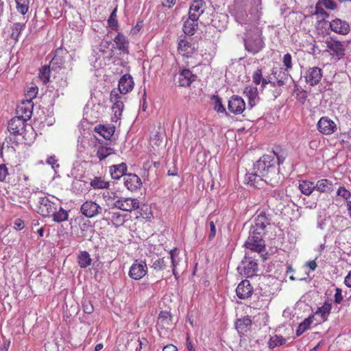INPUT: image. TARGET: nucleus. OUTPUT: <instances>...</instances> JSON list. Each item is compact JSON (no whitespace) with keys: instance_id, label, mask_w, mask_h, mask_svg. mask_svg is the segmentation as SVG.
Instances as JSON below:
<instances>
[{"instance_id":"nucleus-6","label":"nucleus","mask_w":351,"mask_h":351,"mask_svg":"<svg viewBox=\"0 0 351 351\" xmlns=\"http://www.w3.org/2000/svg\"><path fill=\"white\" fill-rule=\"evenodd\" d=\"M139 201L136 198L120 197L113 203V208L123 211L132 212L139 208Z\"/></svg>"},{"instance_id":"nucleus-50","label":"nucleus","mask_w":351,"mask_h":351,"mask_svg":"<svg viewBox=\"0 0 351 351\" xmlns=\"http://www.w3.org/2000/svg\"><path fill=\"white\" fill-rule=\"evenodd\" d=\"M319 5L324 6L328 10H334L337 8V4L333 0H319Z\"/></svg>"},{"instance_id":"nucleus-17","label":"nucleus","mask_w":351,"mask_h":351,"mask_svg":"<svg viewBox=\"0 0 351 351\" xmlns=\"http://www.w3.org/2000/svg\"><path fill=\"white\" fill-rule=\"evenodd\" d=\"M104 215H107L106 219H110L114 226L118 228L124 224L126 221L128 215L121 214L119 212H112L107 209H104Z\"/></svg>"},{"instance_id":"nucleus-16","label":"nucleus","mask_w":351,"mask_h":351,"mask_svg":"<svg viewBox=\"0 0 351 351\" xmlns=\"http://www.w3.org/2000/svg\"><path fill=\"white\" fill-rule=\"evenodd\" d=\"M330 27L335 33L346 35L350 30V25L345 21L335 19L330 23Z\"/></svg>"},{"instance_id":"nucleus-15","label":"nucleus","mask_w":351,"mask_h":351,"mask_svg":"<svg viewBox=\"0 0 351 351\" xmlns=\"http://www.w3.org/2000/svg\"><path fill=\"white\" fill-rule=\"evenodd\" d=\"M306 82L311 86L317 84L322 77V70L317 66L309 68L304 75Z\"/></svg>"},{"instance_id":"nucleus-60","label":"nucleus","mask_w":351,"mask_h":351,"mask_svg":"<svg viewBox=\"0 0 351 351\" xmlns=\"http://www.w3.org/2000/svg\"><path fill=\"white\" fill-rule=\"evenodd\" d=\"M110 44H111V41L110 40H103L101 42V43H100L99 51L103 52V53H105L106 52V49L109 47Z\"/></svg>"},{"instance_id":"nucleus-25","label":"nucleus","mask_w":351,"mask_h":351,"mask_svg":"<svg viewBox=\"0 0 351 351\" xmlns=\"http://www.w3.org/2000/svg\"><path fill=\"white\" fill-rule=\"evenodd\" d=\"M128 167L125 162L119 165H112L110 167V172L112 179L118 180L121 177L127 175Z\"/></svg>"},{"instance_id":"nucleus-35","label":"nucleus","mask_w":351,"mask_h":351,"mask_svg":"<svg viewBox=\"0 0 351 351\" xmlns=\"http://www.w3.org/2000/svg\"><path fill=\"white\" fill-rule=\"evenodd\" d=\"M92 259L86 251H81L77 256V263L81 268H86L91 264Z\"/></svg>"},{"instance_id":"nucleus-30","label":"nucleus","mask_w":351,"mask_h":351,"mask_svg":"<svg viewBox=\"0 0 351 351\" xmlns=\"http://www.w3.org/2000/svg\"><path fill=\"white\" fill-rule=\"evenodd\" d=\"M298 189L302 194L306 196L311 195L315 190L314 182L306 180L299 181Z\"/></svg>"},{"instance_id":"nucleus-18","label":"nucleus","mask_w":351,"mask_h":351,"mask_svg":"<svg viewBox=\"0 0 351 351\" xmlns=\"http://www.w3.org/2000/svg\"><path fill=\"white\" fill-rule=\"evenodd\" d=\"M228 16L223 13L213 14L210 21L212 26L219 32L223 31L228 26Z\"/></svg>"},{"instance_id":"nucleus-45","label":"nucleus","mask_w":351,"mask_h":351,"mask_svg":"<svg viewBox=\"0 0 351 351\" xmlns=\"http://www.w3.org/2000/svg\"><path fill=\"white\" fill-rule=\"evenodd\" d=\"M102 197L105 202L108 205L111 206L113 208V203L115 202L114 200L117 197V195L115 192L106 191L103 193Z\"/></svg>"},{"instance_id":"nucleus-56","label":"nucleus","mask_w":351,"mask_h":351,"mask_svg":"<svg viewBox=\"0 0 351 351\" xmlns=\"http://www.w3.org/2000/svg\"><path fill=\"white\" fill-rule=\"evenodd\" d=\"M82 308L85 313L91 314L94 311V307L89 300H84L82 304Z\"/></svg>"},{"instance_id":"nucleus-44","label":"nucleus","mask_w":351,"mask_h":351,"mask_svg":"<svg viewBox=\"0 0 351 351\" xmlns=\"http://www.w3.org/2000/svg\"><path fill=\"white\" fill-rule=\"evenodd\" d=\"M112 153V149L108 147L99 146L97 149V156L99 160L106 159Z\"/></svg>"},{"instance_id":"nucleus-59","label":"nucleus","mask_w":351,"mask_h":351,"mask_svg":"<svg viewBox=\"0 0 351 351\" xmlns=\"http://www.w3.org/2000/svg\"><path fill=\"white\" fill-rule=\"evenodd\" d=\"M342 291L340 288H336L335 293V302L341 304L343 300Z\"/></svg>"},{"instance_id":"nucleus-28","label":"nucleus","mask_w":351,"mask_h":351,"mask_svg":"<svg viewBox=\"0 0 351 351\" xmlns=\"http://www.w3.org/2000/svg\"><path fill=\"white\" fill-rule=\"evenodd\" d=\"M252 326V320L249 316L239 319L235 322V327L239 333H244L250 330Z\"/></svg>"},{"instance_id":"nucleus-37","label":"nucleus","mask_w":351,"mask_h":351,"mask_svg":"<svg viewBox=\"0 0 351 351\" xmlns=\"http://www.w3.org/2000/svg\"><path fill=\"white\" fill-rule=\"evenodd\" d=\"M51 217L54 221L60 223L66 221L68 219L69 215L67 211L64 210L62 208L60 207V208L58 209V207H56V212L53 213Z\"/></svg>"},{"instance_id":"nucleus-49","label":"nucleus","mask_w":351,"mask_h":351,"mask_svg":"<svg viewBox=\"0 0 351 351\" xmlns=\"http://www.w3.org/2000/svg\"><path fill=\"white\" fill-rule=\"evenodd\" d=\"M330 311L331 304L325 303L322 306L318 308L316 314H319L324 319H326V317L330 314Z\"/></svg>"},{"instance_id":"nucleus-13","label":"nucleus","mask_w":351,"mask_h":351,"mask_svg":"<svg viewBox=\"0 0 351 351\" xmlns=\"http://www.w3.org/2000/svg\"><path fill=\"white\" fill-rule=\"evenodd\" d=\"M254 293V288L248 280H242L236 289L237 297L241 300L250 298Z\"/></svg>"},{"instance_id":"nucleus-32","label":"nucleus","mask_w":351,"mask_h":351,"mask_svg":"<svg viewBox=\"0 0 351 351\" xmlns=\"http://www.w3.org/2000/svg\"><path fill=\"white\" fill-rule=\"evenodd\" d=\"M172 322V317L168 311H161L158 315L157 325L163 328H168Z\"/></svg>"},{"instance_id":"nucleus-12","label":"nucleus","mask_w":351,"mask_h":351,"mask_svg":"<svg viewBox=\"0 0 351 351\" xmlns=\"http://www.w3.org/2000/svg\"><path fill=\"white\" fill-rule=\"evenodd\" d=\"M38 203L39 204V210L42 215L49 217L51 216L53 213L56 212L57 206L46 196L40 197Z\"/></svg>"},{"instance_id":"nucleus-41","label":"nucleus","mask_w":351,"mask_h":351,"mask_svg":"<svg viewBox=\"0 0 351 351\" xmlns=\"http://www.w3.org/2000/svg\"><path fill=\"white\" fill-rule=\"evenodd\" d=\"M123 108L124 104L122 100L113 104L112 109L114 112V117H112L114 121H117L121 119Z\"/></svg>"},{"instance_id":"nucleus-54","label":"nucleus","mask_w":351,"mask_h":351,"mask_svg":"<svg viewBox=\"0 0 351 351\" xmlns=\"http://www.w3.org/2000/svg\"><path fill=\"white\" fill-rule=\"evenodd\" d=\"M337 195L338 196L342 197L344 199L347 200L350 197L351 193L347 190L344 186H339L337 191Z\"/></svg>"},{"instance_id":"nucleus-9","label":"nucleus","mask_w":351,"mask_h":351,"mask_svg":"<svg viewBox=\"0 0 351 351\" xmlns=\"http://www.w3.org/2000/svg\"><path fill=\"white\" fill-rule=\"evenodd\" d=\"M169 264L171 265V267H176L178 264L174 259V253L172 250L170 252V256L159 258L154 261L152 263V268L157 271H163L169 267Z\"/></svg>"},{"instance_id":"nucleus-29","label":"nucleus","mask_w":351,"mask_h":351,"mask_svg":"<svg viewBox=\"0 0 351 351\" xmlns=\"http://www.w3.org/2000/svg\"><path fill=\"white\" fill-rule=\"evenodd\" d=\"M272 74L274 75L276 80H278V84L279 86H284L289 78H292L289 74V71L285 69L280 68L277 71H274Z\"/></svg>"},{"instance_id":"nucleus-24","label":"nucleus","mask_w":351,"mask_h":351,"mask_svg":"<svg viewBox=\"0 0 351 351\" xmlns=\"http://www.w3.org/2000/svg\"><path fill=\"white\" fill-rule=\"evenodd\" d=\"M315 190L322 193H329L333 191V182L329 179H320L315 184Z\"/></svg>"},{"instance_id":"nucleus-14","label":"nucleus","mask_w":351,"mask_h":351,"mask_svg":"<svg viewBox=\"0 0 351 351\" xmlns=\"http://www.w3.org/2000/svg\"><path fill=\"white\" fill-rule=\"evenodd\" d=\"M228 108L230 112L239 114L245 109V103L241 97L233 95L228 101Z\"/></svg>"},{"instance_id":"nucleus-20","label":"nucleus","mask_w":351,"mask_h":351,"mask_svg":"<svg viewBox=\"0 0 351 351\" xmlns=\"http://www.w3.org/2000/svg\"><path fill=\"white\" fill-rule=\"evenodd\" d=\"M134 81L132 77L130 74L123 75L119 82V91L121 94L125 95L134 88Z\"/></svg>"},{"instance_id":"nucleus-43","label":"nucleus","mask_w":351,"mask_h":351,"mask_svg":"<svg viewBox=\"0 0 351 351\" xmlns=\"http://www.w3.org/2000/svg\"><path fill=\"white\" fill-rule=\"evenodd\" d=\"M117 8H115L112 12H111L108 19V25L110 29L112 30H117L118 25V21L117 16Z\"/></svg>"},{"instance_id":"nucleus-47","label":"nucleus","mask_w":351,"mask_h":351,"mask_svg":"<svg viewBox=\"0 0 351 351\" xmlns=\"http://www.w3.org/2000/svg\"><path fill=\"white\" fill-rule=\"evenodd\" d=\"M212 100L214 101V109L217 112L227 114L226 110L222 104L221 99L218 95H213Z\"/></svg>"},{"instance_id":"nucleus-40","label":"nucleus","mask_w":351,"mask_h":351,"mask_svg":"<svg viewBox=\"0 0 351 351\" xmlns=\"http://www.w3.org/2000/svg\"><path fill=\"white\" fill-rule=\"evenodd\" d=\"M293 95L299 103L302 105L305 104L307 98V92L306 90L299 88L296 84H295Z\"/></svg>"},{"instance_id":"nucleus-8","label":"nucleus","mask_w":351,"mask_h":351,"mask_svg":"<svg viewBox=\"0 0 351 351\" xmlns=\"http://www.w3.org/2000/svg\"><path fill=\"white\" fill-rule=\"evenodd\" d=\"M26 122L23 117L16 116L12 118L8 123V129L11 134L14 136L21 135L26 126Z\"/></svg>"},{"instance_id":"nucleus-57","label":"nucleus","mask_w":351,"mask_h":351,"mask_svg":"<svg viewBox=\"0 0 351 351\" xmlns=\"http://www.w3.org/2000/svg\"><path fill=\"white\" fill-rule=\"evenodd\" d=\"M122 96L121 95V93L118 92V90H112L110 93V100L113 104L117 103V101H121Z\"/></svg>"},{"instance_id":"nucleus-11","label":"nucleus","mask_w":351,"mask_h":351,"mask_svg":"<svg viewBox=\"0 0 351 351\" xmlns=\"http://www.w3.org/2000/svg\"><path fill=\"white\" fill-rule=\"evenodd\" d=\"M319 132L325 135L333 134L337 130L336 123L328 117H322L317 123Z\"/></svg>"},{"instance_id":"nucleus-52","label":"nucleus","mask_w":351,"mask_h":351,"mask_svg":"<svg viewBox=\"0 0 351 351\" xmlns=\"http://www.w3.org/2000/svg\"><path fill=\"white\" fill-rule=\"evenodd\" d=\"M283 65L285 66V69L290 71L292 69V57L290 53L285 54L282 60Z\"/></svg>"},{"instance_id":"nucleus-10","label":"nucleus","mask_w":351,"mask_h":351,"mask_svg":"<svg viewBox=\"0 0 351 351\" xmlns=\"http://www.w3.org/2000/svg\"><path fill=\"white\" fill-rule=\"evenodd\" d=\"M147 273V267L145 262H138L136 261L130 267L128 275L135 280H138L143 278Z\"/></svg>"},{"instance_id":"nucleus-19","label":"nucleus","mask_w":351,"mask_h":351,"mask_svg":"<svg viewBox=\"0 0 351 351\" xmlns=\"http://www.w3.org/2000/svg\"><path fill=\"white\" fill-rule=\"evenodd\" d=\"M125 186L130 191L137 190L142 184L140 178L134 173H128L123 177Z\"/></svg>"},{"instance_id":"nucleus-62","label":"nucleus","mask_w":351,"mask_h":351,"mask_svg":"<svg viewBox=\"0 0 351 351\" xmlns=\"http://www.w3.org/2000/svg\"><path fill=\"white\" fill-rule=\"evenodd\" d=\"M271 195L276 199H282L284 197V193L281 191L274 190L271 192Z\"/></svg>"},{"instance_id":"nucleus-53","label":"nucleus","mask_w":351,"mask_h":351,"mask_svg":"<svg viewBox=\"0 0 351 351\" xmlns=\"http://www.w3.org/2000/svg\"><path fill=\"white\" fill-rule=\"evenodd\" d=\"M138 346L136 348L138 351H149V346L146 339L143 338L142 339L138 340Z\"/></svg>"},{"instance_id":"nucleus-34","label":"nucleus","mask_w":351,"mask_h":351,"mask_svg":"<svg viewBox=\"0 0 351 351\" xmlns=\"http://www.w3.org/2000/svg\"><path fill=\"white\" fill-rule=\"evenodd\" d=\"M94 131L99 134L105 139L109 140L114 132V127L99 125L95 128Z\"/></svg>"},{"instance_id":"nucleus-4","label":"nucleus","mask_w":351,"mask_h":351,"mask_svg":"<svg viewBox=\"0 0 351 351\" xmlns=\"http://www.w3.org/2000/svg\"><path fill=\"white\" fill-rule=\"evenodd\" d=\"M325 44L326 51L328 52L333 59L339 60L345 56L346 46L343 42L329 37L326 40Z\"/></svg>"},{"instance_id":"nucleus-39","label":"nucleus","mask_w":351,"mask_h":351,"mask_svg":"<svg viewBox=\"0 0 351 351\" xmlns=\"http://www.w3.org/2000/svg\"><path fill=\"white\" fill-rule=\"evenodd\" d=\"M313 321V317H308L306 318L302 322H301L297 330H296V336H300L303 332H304L306 330H308Z\"/></svg>"},{"instance_id":"nucleus-55","label":"nucleus","mask_w":351,"mask_h":351,"mask_svg":"<svg viewBox=\"0 0 351 351\" xmlns=\"http://www.w3.org/2000/svg\"><path fill=\"white\" fill-rule=\"evenodd\" d=\"M262 78V70L261 69H257L252 75L254 83H255L256 85L261 84Z\"/></svg>"},{"instance_id":"nucleus-23","label":"nucleus","mask_w":351,"mask_h":351,"mask_svg":"<svg viewBox=\"0 0 351 351\" xmlns=\"http://www.w3.org/2000/svg\"><path fill=\"white\" fill-rule=\"evenodd\" d=\"M196 75H193L189 69H183L178 76V82L180 86H189L195 80Z\"/></svg>"},{"instance_id":"nucleus-63","label":"nucleus","mask_w":351,"mask_h":351,"mask_svg":"<svg viewBox=\"0 0 351 351\" xmlns=\"http://www.w3.org/2000/svg\"><path fill=\"white\" fill-rule=\"evenodd\" d=\"M47 163L51 166L53 169L58 168L59 165L57 164V160L55 156H50L47 160Z\"/></svg>"},{"instance_id":"nucleus-64","label":"nucleus","mask_w":351,"mask_h":351,"mask_svg":"<svg viewBox=\"0 0 351 351\" xmlns=\"http://www.w3.org/2000/svg\"><path fill=\"white\" fill-rule=\"evenodd\" d=\"M322 6L323 5H319V2H317L316 3V5H315L316 13L326 17L328 16V14L323 9Z\"/></svg>"},{"instance_id":"nucleus-7","label":"nucleus","mask_w":351,"mask_h":351,"mask_svg":"<svg viewBox=\"0 0 351 351\" xmlns=\"http://www.w3.org/2000/svg\"><path fill=\"white\" fill-rule=\"evenodd\" d=\"M81 213L88 218H93L102 213L103 208L93 201L85 202L80 208Z\"/></svg>"},{"instance_id":"nucleus-46","label":"nucleus","mask_w":351,"mask_h":351,"mask_svg":"<svg viewBox=\"0 0 351 351\" xmlns=\"http://www.w3.org/2000/svg\"><path fill=\"white\" fill-rule=\"evenodd\" d=\"M17 10L23 15L29 10V0H15Z\"/></svg>"},{"instance_id":"nucleus-1","label":"nucleus","mask_w":351,"mask_h":351,"mask_svg":"<svg viewBox=\"0 0 351 351\" xmlns=\"http://www.w3.org/2000/svg\"><path fill=\"white\" fill-rule=\"evenodd\" d=\"M288 152L280 147L261 156L253 165L252 171L246 173L245 181L255 188H261L264 183L276 186L283 180L279 166L282 164Z\"/></svg>"},{"instance_id":"nucleus-58","label":"nucleus","mask_w":351,"mask_h":351,"mask_svg":"<svg viewBox=\"0 0 351 351\" xmlns=\"http://www.w3.org/2000/svg\"><path fill=\"white\" fill-rule=\"evenodd\" d=\"M8 176V169L4 164L0 165V181L6 182Z\"/></svg>"},{"instance_id":"nucleus-31","label":"nucleus","mask_w":351,"mask_h":351,"mask_svg":"<svg viewBox=\"0 0 351 351\" xmlns=\"http://www.w3.org/2000/svg\"><path fill=\"white\" fill-rule=\"evenodd\" d=\"M195 47L188 40L182 39L178 43V51L183 56L189 57L193 53Z\"/></svg>"},{"instance_id":"nucleus-5","label":"nucleus","mask_w":351,"mask_h":351,"mask_svg":"<svg viewBox=\"0 0 351 351\" xmlns=\"http://www.w3.org/2000/svg\"><path fill=\"white\" fill-rule=\"evenodd\" d=\"M239 273L247 278L252 277L258 270V264L251 258L246 256L237 267Z\"/></svg>"},{"instance_id":"nucleus-48","label":"nucleus","mask_w":351,"mask_h":351,"mask_svg":"<svg viewBox=\"0 0 351 351\" xmlns=\"http://www.w3.org/2000/svg\"><path fill=\"white\" fill-rule=\"evenodd\" d=\"M50 66H44L40 70V78L43 80L44 84H47L50 78Z\"/></svg>"},{"instance_id":"nucleus-51","label":"nucleus","mask_w":351,"mask_h":351,"mask_svg":"<svg viewBox=\"0 0 351 351\" xmlns=\"http://www.w3.org/2000/svg\"><path fill=\"white\" fill-rule=\"evenodd\" d=\"M243 93L248 99L256 98L257 97V88L254 86H247L245 87Z\"/></svg>"},{"instance_id":"nucleus-27","label":"nucleus","mask_w":351,"mask_h":351,"mask_svg":"<svg viewBox=\"0 0 351 351\" xmlns=\"http://www.w3.org/2000/svg\"><path fill=\"white\" fill-rule=\"evenodd\" d=\"M198 19H192L189 15L188 19L184 21L183 25V32L185 34L192 36L195 34L198 27Z\"/></svg>"},{"instance_id":"nucleus-21","label":"nucleus","mask_w":351,"mask_h":351,"mask_svg":"<svg viewBox=\"0 0 351 351\" xmlns=\"http://www.w3.org/2000/svg\"><path fill=\"white\" fill-rule=\"evenodd\" d=\"M33 108L34 104L32 99L23 101L17 107V113L21 114L19 117H23L25 121L29 120L32 117Z\"/></svg>"},{"instance_id":"nucleus-33","label":"nucleus","mask_w":351,"mask_h":351,"mask_svg":"<svg viewBox=\"0 0 351 351\" xmlns=\"http://www.w3.org/2000/svg\"><path fill=\"white\" fill-rule=\"evenodd\" d=\"M67 54V51L65 49L60 47L55 51V54L51 60V66L57 65L58 67H61V66L64 64V55Z\"/></svg>"},{"instance_id":"nucleus-36","label":"nucleus","mask_w":351,"mask_h":351,"mask_svg":"<svg viewBox=\"0 0 351 351\" xmlns=\"http://www.w3.org/2000/svg\"><path fill=\"white\" fill-rule=\"evenodd\" d=\"M26 25L25 23H14L11 26L12 33L11 38L15 41L19 40V38L21 35V32L25 29Z\"/></svg>"},{"instance_id":"nucleus-22","label":"nucleus","mask_w":351,"mask_h":351,"mask_svg":"<svg viewBox=\"0 0 351 351\" xmlns=\"http://www.w3.org/2000/svg\"><path fill=\"white\" fill-rule=\"evenodd\" d=\"M206 3L203 0H194L190 6L189 15L192 19H199V16L204 13Z\"/></svg>"},{"instance_id":"nucleus-42","label":"nucleus","mask_w":351,"mask_h":351,"mask_svg":"<svg viewBox=\"0 0 351 351\" xmlns=\"http://www.w3.org/2000/svg\"><path fill=\"white\" fill-rule=\"evenodd\" d=\"M90 186L94 189H108L110 186L109 182L104 180L101 177H95L90 182Z\"/></svg>"},{"instance_id":"nucleus-61","label":"nucleus","mask_w":351,"mask_h":351,"mask_svg":"<svg viewBox=\"0 0 351 351\" xmlns=\"http://www.w3.org/2000/svg\"><path fill=\"white\" fill-rule=\"evenodd\" d=\"M209 226H210V233H209L208 239H209V240H212L216 234V228H215V225L213 221H210L209 223Z\"/></svg>"},{"instance_id":"nucleus-26","label":"nucleus","mask_w":351,"mask_h":351,"mask_svg":"<svg viewBox=\"0 0 351 351\" xmlns=\"http://www.w3.org/2000/svg\"><path fill=\"white\" fill-rule=\"evenodd\" d=\"M114 42L119 50L128 53L129 41L123 33L119 32L114 37Z\"/></svg>"},{"instance_id":"nucleus-2","label":"nucleus","mask_w":351,"mask_h":351,"mask_svg":"<svg viewBox=\"0 0 351 351\" xmlns=\"http://www.w3.org/2000/svg\"><path fill=\"white\" fill-rule=\"evenodd\" d=\"M271 219L265 212L258 215L252 223L249 236L244 245L248 250L261 253L265 249L263 236L266 234V227L270 224Z\"/></svg>"},{"instance_id":"nucleus-38","label":"nucleus","mask_w":351,"mask_h":351,"mask_svg":"<svg viewBox=\"0 0 351 351\" xmlns=\"http://www.w3.org/2000/svg\"><path fill=\"white\" fill-rule=\"evenodd\" d=\"M286 342L287 339L282 336L275 335L270 337L268 341V347L269 349H274L285 344Z\"/></svg>"},{"instance_id":"nucleus-3","label":"nucleus","mask_w":351,"mask_h":351,"mask_svg":"<svg viewBox=\"0 0 351 351\" xmlns=\"http://www.w3.org/2000/svg\"><path fill=\"white\" fill-rule=\"evenodd\" d=\"M243 41L245 49L253 54L257 53L264 47L263 40L257 28L247 30L245 34Z\"/></svg>"}]
</instances>
